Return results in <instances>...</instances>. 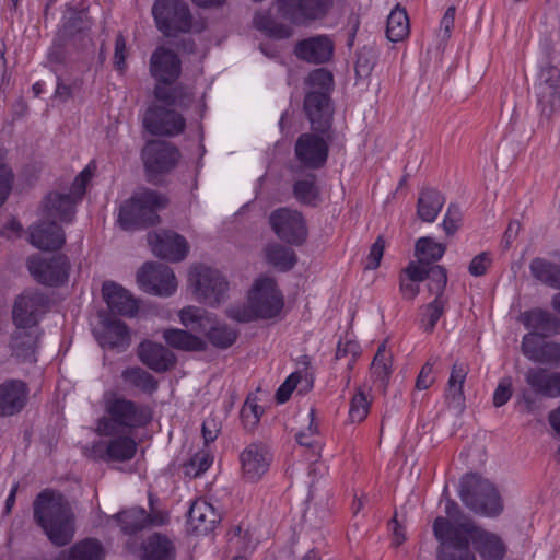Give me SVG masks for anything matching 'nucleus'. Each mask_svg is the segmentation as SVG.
<instances>
[{
  "label": "nucleus",
  "instance_id": "f257e3e1",
  "mask_svg": "<svg viewBox=\"0 0 560 560\" xmlns=\"http://www.w3.org/2000/svg\"><path fill=\"white\" fill-rule=\"evenodd\" d=\"M433 533L440 542V560H476L469 541L482 560H502L506 553V546L499 535L476 525L467 515H460L454 524L445 517H436Z\"/></svg>",
  "mask_w": 560,
  "mask_h": 560
},
{
  "label": "nucleus",
  "instance_id": "f03ea898",
  "mask_svg": "<svg viewBox=\"0 0 560 560\" xmlns=\"http://www.w3.org/2000/svg\"><path fill=\"white\" fill-rule=\"evenodd\" d=\"M33 517L54 546L63 547L73 539L75 516L61 494L42 491L34 500Z\"/></svg>",
  "mask_w": 560,
  "mask_h": 560
},
{
  "label": "nucleus",
  "instance_id": "7ed1b4c3",
  "mask_svg": "<svg viewBox=\"0 0 560 560\" xmlns=\"http://www.w3.org/2000/svg\"><path fill=\"white\" fill-rule=\"evenodd\" d=\"M308 91L304 97V112L315 132L326 133L331 124L330 92L332 73L324 68L313 70L306 80Z\"/></svg>",
  "mask_w": 560,
  "mask_h": 560
},
{
  "label": "nucleus",
  "instance_id": "20e7f679",
  "mask_svg": "<svg viewBox=\"0 0 560 560\" xmlns=\"http://www.w3.org/2000/svg\"><path fill=\"white\" fill-rule=\"evenodd\" d=\"M104 409L106 416L98 419L96 430L105 436L115 435L118 428L128 430L143 428L152 420L150 407L125 397L107 398Z\"/></svg>",
  "mask_w": 560,
  "mask_h": 560
},
{
  "label": "nucleus",
  "instance_id": "39448f33",
  "mask_svg": "<svg viewBox=\"0 0 560 560\" xmlns=\"http://www.w3.org/2000/svg\"><path fill=\"white\" fill-rule=\"evenodd\" d=\"M152 16L156 28L166 37H177L186 33L199 34L207 27L203 19L192 15L185 0H155Z\"/></svg>",
  "mask_w": 560,
  "mask_h": 560
},
{
  "label": "nucleus",
  "instance_id": "423d86ee",
  "mask_svg": "<svg viewBox=\"0 0 560 560\" xmlns=\"http://www.w3.org/2000/svg\"><path fill=\"white\" fill-rule=\"evenodd\" d=\"M166 202V198L155 190L137 191L120 206L118 222L127 231L154 225L159 221L158 210Z\"/></svg>",
  "mask_w": 560,
  "mask_h": 560
},
{
  "label": "nucleus",
  "instance_id": "0eeeda50",
  "mask_svg": "<svg viewBox=\"0 0 560 560\" xmlns=\"http://www.w3.org/2000/svg\"><path fill=\"white\" fill-rule=\"evenodd\" d=\"M459 497L472 512L493 517L503 511V503L495 487L477 474H467L460 480Z\"/></svg>",
  "mask_w": 560,
  "mask_h": 560
},
{
  "label": "nucleus",
  "instance_id": "6e6552de",
  "mask_svg": "<svg viewBox=\"0 0 560 560\" xmlns=\"http://www.w3.org/2000/svg\"><path fill=\"white\" fill-rule=\"evenodd\" d=\"M283 307V294L272 277L261 276L253 282L247 293V317L272 319Z\"/></svg>",
  "mask_w": 560,
  "mask_h": 560
},
{
  "label": "nucleus",
  "instance_id": "1a4fd4ad",
  "mask_svg": "<svg viewBox=\"0 0 560 560\" xmlns=\"http://www.w3.org/2000/svg\"><path fill=\"white\" fill-rule=\"evenodd\" d=\"M180 323L191 330L203 332L212 346L229 348L236 340V331L225 324L217 320V317L206 310L187 306L179 312Z\"/></svg>",
  "mask_w": 560,
  "mask_h": 560
},
{
  "label": "nucleus",
  "instance_id": "9d476101",
  "mask_svg": "<svg viewBox=\"0 0 560 560\" xmlns=\"http://www.w3.org/2000/svg\"><path fill=\"white\" fill-rule=\"evenodd\" d=\"M92 21L85 8L67 5L55 35L68 39L77 50H94Z\"/></svg>",
  "mask_w": 560,
  "mask_h": 560
},
{
  "label": "nucleus",
  "instance_id": "9b49d317",
  "mask_svg": "<svg viewBox=\"0 0 560 560\" xmlns=\"http://www.w3.org/2000/svg\"><path fill=\"white\" fill-rule=\"evenodd\" d=\"M94 50H77L62 37L54 36L46 54L45 66L54 73H72L81 67H88Z\"/></svg>",
  "mask_w": 560,
  "mask_h": 560
},
{
  "label": "nucleus",
  "instance_id": "f8f14e48",
  "mask_svg": "<svg viewBox=\"0 0 560 560\" xmlns=\"http://www.w3.org/2000/svg\"><path fill=\"white\" fill-rule=\"evenodd\" d=\"M49 307L50 299L46 293L37 289H26L14 300L12 322L18 329L37 327Z\"/></svg>",
  "mask_w": 560,
  "mask_h": 560
},
{
  "label": "nucleus",
  "instance_id": "ddd939ff",
  "mask_svg": "<svg viewBox=\"0 0 560 560\" xmlns=\"http://www.w3.org/2000/svg\"><path fill=\"white\" fill-rule=\"evenodd\" d=\"M189 282L197 300L209 306L219 305L228 289V282L222 275L206 266L194 267L189 272Z\"/></svg>",
  "mask_w": 560,
  "mask_h": 560
},
{
  "label": "nucleus",
  "instance_id": "4468645a",
  "mask_svg": "<svg viewBox=\"0 0 560 560\" xmlns=\"http://www.w3.org/2000/svg\"><path fill=\"white\" fill-rule=\"evenodd\" d=\"M26 266L34 280L44 285L58 287L69 277L70 262L65 255L46 257L35 254L28 257Z\"/></svg>",
  "mask_w": 560,
  "mask_h": 560
},
{
  "label": "nucleus",
  "instance_id": "2eb2a0df",
  "mask_svg": "<svg viewBox=\"0 0 560 560\" xmlns=\"http://www.w3.org/2000/svg\"><path fill=\"white\" fill-rule=\"evenodd\" d=\"M140 289L158 296H171L177 289L174 271L161 262H145L137 273Z\"/></svg>",
  "mask_w": 560,
  "mask_h": 560
},
{
  "label": "nucleus",
  "instance_id": "dca6fc26",
  "mask_svg": "<svg viewBox=\"0 0 560 560\" xmlns=\"http://www.w3.org/2000/svg\"><path fill=\"white\" fill-rule=\"evenodd\" d=\"M141 159L150 178L171 172L180 159L179 150L164 140H150L141 151Z\"/></svg>",
  "mask_w": 560,
  "mask_h": 560
},
{
  "label": "nucleus",
  "instance_id": "f3484780",
  "mask_svg": "<svg viewBox=\"0 0 560 560\" xmlns=\"http://www.w3.org/2000/svg\"><path fill=\"white\" fill-rule=\"evenodd\" d=\"M331 138L326 133L304 132L299 136L294 145L296 160L310 170H317L325 165Z\"/></svg>",
  "mask_w": 560,
  "mask_h": 560
},
{
  "label": "nucleus",
  "instance_id": "a211bd4d",
  "mask_svg": "<svg viewBox=\"0 0 560 560\" xmlns=\"http://www.w3.org/2000/svg\"><path fill=\"white\" fill-rule=\"evenodd\" d=\"M153 502V495L149 494L151 513H147L143 508H131L115 514L114 518L118 522L121 532L131 536L150 527L165 525L168 522L167 513L154 510Z\"/></svg>",
  "mask_w": 560,
  "mask_h": 560
},
{
  "label": "nucleus",
  "instance_id": "6ab92c4d",
  "mask_svg": "<svg viewBox=\"0 0 560 560\" xmlns=\"http://www.w3.org/2000/svg\"><path fill=\"white\" fill-rule=\"evenodd\" d=\"M269 222L277 236L291 245H301L307 237L306 222L296 210H275L269 217Z\"/></svg>",
  "mask_w": 560,
  "mask_h": 560
},
{
  "label": "nucleus",
  "instance_id": "aec40b11",
  "mask_svg": "<svg viewBox=\"0 0 560 560\" xmlns=\"http://www.w3.org/2000/svg\"><path fill=\"white\" fill-rule=\"evenodd\" d=\"M334 0H278L277 10L281 18L293 24L324 18Z\"/></svg>",
  "mask_w": 560,
  "mask_h": 560
},
{
  "label": "nucleus",
  "instance_id": "412c9836",
  "mask_svg": "<svg viewBox=\"0 0 560 560\" xmlns=\"http://www.w3.org/2000/svg\"><path fill=\"white\" fill-rule=\"evenodd\" d=\"M143 126L151 135L173 137L184 131L186 120L174 109L153 105L143 116Z\"/></svg>",
  "mask_w": 560,
  "mask_h": 560
},
{
  "label": "nucleus",
  "instance_id": "4be33fe9",
  "mask_svg": "<svg viewBox=\"0 0 560 560\" xmlns=\"http://www.w3.org/2000/svg\"><path fill=\"white\" fill-rule=\"evenodd\" d=\"M148 243L155 256L172 262L184 260L189 252L186 238L171 230L150 232Z\"/></svg>",
  "mask_w": 560,
  "mask_h": 560
},
{
  "label": "nucleus",
  "instance_id": "5701e85b",
  "mask_svg": "<svg viewBox=\"0 0 560 560\" xmlns=\"http://www.w3.org/2000/svg\"><path fill=\"white\" fill-rule=\"evenodd\" d=\"M149 70L156 82L173 84L182 74V60L172 49L159 46L150 57Z\"/></svg>",
  "mask_w": 560,
  "mask_h": 560
},
{
  "label": "nucleus",
  "instance_id": "b1692460",
  "mask_svg": "<svg viewBox=\"0 0 560 560\" xmlns=\"http://www.w3.org/2000/svg\"><path fill=\"white\" fill-rule=\"evenodd\" d=\"M535 89L542 114L551 115L560 109V72L557 68H542Z\"/></svg>",
  "mask_w": 560,
  "mask_h": 560
},
{
  "label": "nucleus",
  "instance_id": "393cba45",
  "mask_svg": "<svg viewBox=\"0 0 560 560\" xmlns=\"http://www.w3.org/2000/svg\"><path fill=\"white\" fill-rule=\"evenodd\" d=\"M334 48V42L329 36L316 35L299 40L294 47V54L300 60L320 65L331 59Z\"/></svg>",
  "mask_w": 560,
  "mask_h": 560
},
{
  "label": "nucleus",
  "instance_id": "a878e982",
  "mask_svg": "<svg viewBox=\"0 0 560 560\" xmlns=\"http://www.w3.org/2000/svg\"><path fill=\"white\" fill-rule=\"evenodd\" d=\"M139 360L150 370L164 373L176 364V355L162 343L151 340L140 342L137 349Z\"/></svg>",
  "mask_w": 560,
  "mask_h": 560
},
{
  "label": "nucleus",
  "instance_id": "bb28decb",
  "mask_svg": "<svg viewBox=\"0 0 560 560\" xmlns=\"http://www.w3.org/2000/svg\"><path fill=\"white\" fill-rule=\"evenodd\" d=\"M28 387L20 380H8L0 384V417L20 413L26 406Z\"/></svg>",
  "mask_w": 560,
  "mask_h": 560
},
{
  "label": "nucleus",
  "instance_id": "cd10ccee",
  "mask_svg": "<svg viewBox=\"0 0 560 560\" xmlns=\"http://www.w3.org/2000/svg\"><path fill=\"white\" fill-rule=\"evenodd\" d=\"M522 352L533 362L560 366V343L540 340L535 334L523 337Z\"/></svg>",
  "mask_w": 560,
  "mask_h": 560
},
{
  "label": "nucleus",
  "instance_id": "c85d7f7f",
  "mask_svg": "<svg viewBox=\"0 0 560 560\" xmlns=\"http://www.w3.org/2000/svg\"><path fill=\"white\" fill-rule=\"evenodd\" d=\"M137 442L126 435L116 436L108 442H97L93 445L92 453L106 462H127L133 458L137 452Z\"/></svg>",
  "mask_w": 560,
  "mask_h": 560
},
{
  "label": "nucleus",
  "instance_id": "c756f323",
  "mask_svg": "<svg viewBox=\"0 0 560 560\" xmlns=\"http://www.w3.org/2000/svg\"><path fill=\"white\" fill-rule=\"evenodd\" d=\"M31 244L42 250H57L66 242L63 229L56 221H42L30 228Z\"/></svg>",
  "mask_w": 560,
  "mask_h": 560
},
{
  "label": "nucleus",
  "instance_id": "7c9ffc66",
  "mask_svg": "<svg viewBox=\"0 0 560 560\" xmlns=\"http://www.w3.org/2000/svg\"><path fill=\"white\" fill-rule=\"evenodd\" d=\"M102 293L112 313L126 317H133L137 314L139 308L137 300L121 285L106 281L103 283Z\"/></svg>",
  "mask_w": 560,
  "mask_h": 560
},
{
  "label": "nucleus",
  "instance_id": "2f4dec72",
  "mask_svg": "<svg viewBox=\"0 0 560 560\" xmlns=\"http://www.w3.org/2000/svg\"><path fill=\"white\" fill-rule=\"evenodd\" d=\"M80 199L72 192H50L44 200V217L46 220L72 222L75 214V205Z\"/></svg>",
  "mask_w": 560,
  "mask_h": 560
},
{
  "label": "nucleus",
  "instance_id": "473e14b6",
  "mask_svg": "<svg viewBox=\"0 0 560 560\" xmlns=\"http://www.w3.org/2000/svg\"><path fill=\"white\" fill-rule=\"evenodd\" d=\"M101 323L103 330L98 335V342L103 348L124 351L129 347L130 334L124 322L110 316H105Z\"/></svg>",
  "mask_w": 560,
  "mask_h": 560
},
{
  "label": "nucleus",
  "instance_id": "72a5a7b5",
  "mask_svg": "<svg viewBox=\"0 0 560 560\" xmlns=\"http://www.w3.org/2000/svg\"><path fill=\"white\" fill-rule=\"evenodd\" d=\"M524 326L532 329L536 337H549L560 334V319L548 311L534 308L521 314Z\"/></svg>",
  "mask_w": 560,
  "mask_h": 560
},
{
  "label": "nucleus",
  "instance_id": "f704fd0d",
  "mask_svg": "<svg viewBox=\"0 0 560 560\" xmlns=\"http://www.w3.org/2000/svg\"><path fill=\"white\" fill-rule=\"evenodd\" d=\"M188 524L198 535H206L215 528L220 516L212 504L205 500L195 501L188 511Z\"/></svg>",
  "mask_w": 560,
  "mask_h": 560
},
{
  "label": "nucleus",
  "instance_id": "c9c22d12",
  "mask_svg": "<svg viewBox=\"0 0 560 560\" xmlns=\"http://www.w3.org/2000/svg\"><path fill=\"white\" fill-rule=\"evenodd\" d=\"M299 364L303 365V369L293 372L288 378L280 385L276 393V399L278 404H284L289 400L292 392L301 384L299 390L307 392L312 388L314 376L308 372L311 360L307 355H302L299 360Z\"/></svg>",
  "mask_w": 560,
  "mask_h": 560
},
{
  "label": "nucleus",
  "instance_id": "e433bc0d",
  "mask_svg": "<svg viewBox=\"0 0 560 560\" xmlns=\"http://www.w3.org/2000/svg\"><path fill=\"white\" fill-rule=\"evenodd\" d=\"M272 454L262 442H254L247 447V481L257 482L269 469Z\"/></svg>",
  "mask_w": 560,
  "mask_h": 560
},
{
  "label": "nucleus",
  "instance_id": "4c0bfd02",
  "mask_svg": "<svg viewBox=\"0 0 560 560\" xmlns=\"http://www.w3.org/2000/svg\"><path fill=\"white\" fill-rule=\"evenodd\" d=\"M559 373L542 368H532L525 374V381L536 393L548 398L559 397Z\"/></svg>",
  "mask_w": 560,
  "mask_h": 560
},
{
  "label": "nucleus",
  "instance_id": "58836bf2",
  "mask_svg": "<svg viewBox=\"0 0 560 560\" xmlns=\"http://www.w3.org/2000/svg\"><path fill=\"white\" fill-rule=\"evenodd\" d=\"M467 373V366L463 363L456 362L452 366L451 375L447 382L445 399L450 408H453L457 412H462L465 409V395L463 392V386Z\"/></svg>",
  "mask_w": 560,
  "mask_h": 560
},
{
  "label": "nucleus",
  "instance_id": "ea45409f",
  "mask_svg": "<svg viewBox=\"0 0 560 560\" xmlns=\"http://www.w3.org/2000/svg\"><path fill=\"white\" fill-rule=\"evenodd\" d=\"M175 556V546L165 535L155 533L143 542L142 560H174Z\"/></svg>",
  "mask_w": 560,
  "mask_h": 560
},
{
  "label": "nucleus",
  "instance_id": "a19ab883",
  "mask_svg": "<svg viewBox=\"0 0 560 560\" xmlns=\"http://www.w3.org/2000/svg\"><path fill=\"white\" fill-rule=\"evenodd\" d=\"M38 340V328L18 329L12 334L10 347L12 354L23 361L30 360Z\"/></svg>",
  "mask_w": 560,
  "mask_h": 560
},
{
  "label": "nucleus",
  "instance_id": "79ce46f5",
  "mask_svg": "<svg viewBox=\"0 0 560 560\" xmlns=\"http://www.w3.org/2000/svg\"><path fill=\"white\" fill-rule=\"evenodd\" d=\"M444 202L445 198L436 189L423 188L418 198L417 214L424 222H433Z\"/></svg>",
  "mask_w": 560,
  "mask_h": 560
},
{
  "label": "nucleus",
  "instance_id": "37998d69",
  "mask_svg": "<svg viewBox=\"0 0 560 560\" xmlns=\"http://www.w3.org/2000/svg\"><path fill=\"white\" fill-rule=\"evenodd\" d=\"M165 342L177 350L183 351H203L207 343L201 338L179 328L165 329L163 332Z\"/></svg>",
  "mask_w": 560,
  "mask_h": 560
},
{
  "label": "nucleus",
  "instance_id": "c03bdc74",
  "mask_svg": "<svg viewBox=\"0 0 560 560\" xmlns=\"http://www.w3.org/2000/svg\"><path fill=\"white\" fill-rule=\"evenodd\" d=\"M267 264L279 271L291 270L296 261L294 250L279 243H270L264 249Z\"/></svg>",
  "mask_w": 560,
  "mask_h": 560
},
{
  "label": "nucleus",
  "instance_id": "a18cd8bd",
  "mask_svg": "<svg viewBox=\"0 0 560 560\" xmlns=\"http://www.w3.org/2000/svg\"><path fill=\"white\" fill-rule=\"evenodd\" d=\"M392 362L393 355L387 351L386 343H381L373 358L370 371L373 382L376 383L382 390H385L388 384L392 374Z\"/></svg>",
  "mask_w": 560,
  "mask_h": 560
},
{
  "label": "nucleus",
  "instance_id": "49530a36",
  "mask_svg": "<svg viewBox=\"0 0 560 560\" xmlns=\"http://www.w3.org/2000/svg\"><path fill=\"white\" fill-rule=\"evenodd\" d=\"M410 32L408 14L400 4H397L389 13L386 25V36L397 43L404 40Z\"/></svg>",
  "mask_w": 560,
  "mask_h": 560
},
{
  "label": "nucleus",
  "instance_id": "de8ad7c7",
  "mask_svg": "<svg viewBox=\"0 0 560 560\" xmlns=\"http://www.w3.org/2000/svg\"><path fill=\"white\" fill-rule=\"evenodd\" d=\"M122 381L145 394H153L159 388L156 378L140 366L127 368L121 372Z\"/></svg>",
  "mask_w": 560,
  "mask_h": 560
},
{
  "label": "nucleus",
  "instance_id": "09e8293b",
  "mask_svg": "<svg viewBox=\"0 0 560 560\" xmlns=\"http://www.w3.org/2000/svg\"><path fill=\"white\" fill-rule=\"evenodd\" d=\"M529 267L536 279L553 289H560V265L542 258H535Z\"/></svg>",
  "mask_w": 560,
  "mask_h": 560
},
{
  "label": "nucleus",
  "instance_id": "8fccbe9b",
  "mask_svg": "<svg viewBox=\"0 0 560 560\" xmlns=\"http://www.w3.org/2000/svg\"><path fill=\"white\" fill-rule=\"evenodd\" d=\"M170 85L156 82L153 91L155 98L168 106L187 107L191 101V94L185 92L183 88H170Z\"/></svg>",
  "mask_w": 560,
  "mask_h": 560
},
{
  "label": "nucleus",
  "instance_id": "3c124183",
  "mask_svg": "<svg viewBox=\"0 0 560 560\" xmlns=\"http://www.w3.org/2000/svg\"><path fill=\"white\" fill-rule=\"evenodd\" d=\"M102 545L94 538H85L68 550V560H102Z\"/></svg>",
  "mask_w": 560,
  "mask_h": 560
},
{
  "label": "nucleus",
  "instance_id": "603ef678",
  "mask_svg": "<svg viewBox=\"0 0 560 560\" xmlns=\"http://www.w3.org/2000/svg\"><path fill=\"white\" fill-rule=\"evenodd\" d=\"M294 197L302 203L316 205L319 198V189L316 186V176L307 175L305 178L295 182L293 187Z\"/></svg>",
  "mask_w": 560,
  "mask_h": 560
},
{
  "label": "nucleus",
  "instance_id": "864d4df0",
  "mask_svg": "<svg viewBox=\"0 0 560 560\" xmlns=\"http://www.w3.org/2000/svg\"><path fill=\"white\" fill-rule=\"evenodd\" d=\"M425 280H428L427 287L430 295H433L434 299L448 300V298L445 295L447 272L443 266H430Z\"/></svg>",
  "mask_w": 560,
  "mask_h": 560
},
{
  "label": "nucleus",
  "instance_id": "5fc2aeb1",
  "mask_svg": "<svg viewBox=\"0 0 560 560\" xmlns=\"http://www.w3.org/2000/svg\"><path fill=\"white\" fill-rule=\"evenodd\" d=\"M445 253V246L434 242L431 237H421L416 243V256L419 262H428L440 260Z\"/></svg>",
  "mask_w": 560,
  "mask_h": 560
},
{
  "label": "nucleus",
  "instance_id": "6e6d98bb",
  "mask_svg": "<svg viewBox=\"0 0 560 560\" xmlns=\"http://www.w3.org/2000/svg\"><path fill=\"white\" fill-rule=\"evenodd\" d=\"M254 25L256 28L279 39L289 38L292 35V28L289 25L273 21L268 14H256Z\"/></svg>",
  "mask_w": 560,
  "mask_h": 560
},
{
  "label": "nucleus",
  "instance_id": "4d7b16f0",
  "mask_svg": "<svg viewBox=\"0 0 560 560\" xmlns=\"http://www.w3.org/2000/svg\"><path fill=\"white\" fill-rule=\"evenodd\" d=\"M447 304L448 300L433 299V301L423 306L421 325L424 331L432 332L434 330L435 325L444 314Z\"/></svg>",
  "mask_w": 560,
  "mask_h": 560
},
{
  "label": "nucleus",
  "instance_id": "13d9d810",
  "mask_svg": "<svg viewBox=\"0 0 560 560\" xmlns=\"http://www.w3.org/2000/svg\"><path fill=\"white\" fill-rule=\"evenodd\" d=\"M68 73L55 74L56 77V89L52 94V98L60 103H67L70 101L74 91L80 88L78 79H71L66 77Z\"/></svg>",
  "mask_w": 560,
  "mask_h": 560
},
{
  "label": "nucleus",
  "instance_id": "bf43d9fd",
  "mask_svg": "<svg viewBox=\"0 0 560 560\" xmlns=\"http://www.w3.org/2000/svg\"><path fill=\"white\" fill-rule=\"evenodd\" d=\"M370 400L361 387H358L357 393L351 399L349 418L351 422H362L370 410Z\"/></svg>",
  "mask_w": 560,
  "mask_h": 560
},
{
  "label": "nucleus",
  "instance_id": "052dcab7",
  "mask_svg": "<svg viewBox=\"0 0 560 560\" xmlns=\"http://www.w3.org/2000/svg\"><path fill=\"white\" fill-rule=\"evenodd\" d=\"M212 456L206 450L197 452L191 456L189 463L186 465L185 474L190 477H199L202 472L208 470L212 464Z\"/></svg>",
  "mask_w": 560,
  "mask_h": 560
},
{
  "label": "nucleus",
  "instance_id": "680f3d73",
  "mask_svg": "<svg viewBox=\"0 0 560 560\" xmlns=\"http://www.w3.org/2000/svg\"><path fill=\"white\" fill-rule=\"evenodd\" d=\"M13 183V172L12 170L3 163V152L0 149V207L8 199Z\"/></svg>",
  "mask_w": 560,
  "mask_h": 560
},
{
  "label": "nucleus",
  "instance_id": "e2e57ef3",
  "mask_svg": "<svg viewBox=\"0 0 560 560\" xmlns=\"http://www.w3.org/2000/svg\"><path fill=\"white\" fill-rule=\"evenodd\" d=\"M462 221V212L458 206L450 205L442 222L443 230L447 235H453Z\"/></svg>",
  "mask_w": 560,
  "mask_h": 560
},
{
  "label": "nucleus",
  "instance_id": "0e129e2a",
  "mask_svg": "<svg viewBox=\"0 0 560 560\" xmlns=\"http://www.w3.org/2000/svg\"><path fill=\"white\" fill-rule=\"evenodd\" d=\"M221 431V422L220 420L210 415L207 417L201 425V434L205 441V446H208L209 443L217 440L219 433Z\"/></svg>",
  "mask_w": 560,
  "mask_h": 560
},
{
  "label": "nucleus",
  "instance_id": "69168bd1",
  "mask_svg": "<svg viewBox=\"0 0 560 560\" xmlns=\"http://www.w3.org/2000/svg\"><path fill=\"white\" fill-rule=\"evenodd\" d=\"M512 396V380L511 377L502 378L493 394V405L495 407H502L505 405Z\"/></svg>",
  "mask_w": 560,
  "mask_h": 560
},
{
  "label": "nucleus",
  "instance_id": "338daca9",
  "mask_svg": "<svg viewBox=\"0 0 560 560\" xmlns=\"http://www.w3.org/2000/svg\"><path fill=\"white\" fill-rule=\"evenodd\" d=\"M491 264L490 254L487 252L480 253L475 256L468 266V271L474 277L483 276Z\"/></svg>",
  "mask_w": 560,
  "mask_h": 560
},
{
  "label": "nucleus",
  "instance_id": "774afa93",
  "mask_svg": "<svg viewBox=\"0 0 560 560\" xmlns=\"http://www.w3.org/2000/svg\"><path fill=\"white\" fill-rule=\"evenodd\" d=\"M385 249V241L378 236L371 246L370 254L366 258L365 269L374 270L380 266Z\"/></svg>",
  "mask_w": 560,
  "mask_h": 560
}]
</instances>
